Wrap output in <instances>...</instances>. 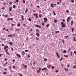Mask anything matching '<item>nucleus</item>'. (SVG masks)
Returning <instances> with one entry per match:
<instances>
[{"mask_svg":"<svg viewBox=\"0 0 76 76\" xmlns=\"http://www.w3.org/2000/svg\"><path fill=\"white\" fill-rule=\"evenodd\" d=\"M61 24L62 25L61 27L62 28H64V27H66V25H65V24H64V23L63 22H61Z\"/></svg>","mask_w":76,"mask_h":76,"instance_id":"nucleus-1","label":"nucleus"},{"mask_svg":"<svg viewBox=\"0 0 76 76\" xmlns=\"http://www.w3.org/2000/svg\"><path fill=\"white\" fill-rule=\"evenodd\" d=\"M47 20H48V19L46 18H44V22L45 23H46V22H47Z\"/></svg>","mask_w":76,"mask_h":76,"instance_id":"nucleus-2","label":"nucleus"},{"mask_svg":"<svg viewBox=\"0 0 76 76\" xmlns=\"http://www.w3.org/2000/svg\"><path fill=\"white\" fill-rule=\"evenodd\" d=\"M35 26L37 27V28H41V26H39L38 25H36Z\"/></svg>","mask_w":76,"mask_h":76,"instance_id":"nucleus-3","label":"nucleus"},{"mask_svg":"<svg viewBox=\"0 0 76 76\" xmlns=\"http://www.w3.org/2000/svg\"><path fill=\"white\" fill-rule=\"evenodd\" d=\"M8 37H10V38H13V37L12 36V34H10L8 35Z\"/></svg>","mask_w":76,"mask_h":76,"instance_id":"nucleus-4","label":"nucleus"},{"mask_svg":"<svg viewBox=\"0 0 76 76\" xmlns=\"http://www.w3.org/2000/svg\"><path fill=\"white\" fill-rule=\"evenodd\" d=\"M34 16H36L35 18H38V14H34Z\"/></svg>","mask_w":76,"mask_h":76,"instance_id":"nucleus-5","label":"nucleus"},{"mask_svg":"<svg viewBox=\"0 0 76 76\" xmlns=\"http://www.w3.org/2000/svg\"><path fill=\"white\" fill-rule=\"evenodd\" d=\"M70 17H68L67 20V22H69V20H70Z\"/></svg>","mask_w":76,"mask_h":76,"instance_id":"nucleus-6","label":"nucleus"},{"mask_svg":"<svg viewBox=\"0 0 76 76\" xmlns=\"http://www.w3.org/2000/svg\"><path fill=\"white\" fill-rule=\"evenodd\" d=\"M21 54L22 56H23L24 55H25V52H24V51H23L22 53H21Z\"/></svg>","mask_w":76,"mask_h":76,"instance_id":"nucleus-7","label":"nucleus"},{"mask_svg":"<svg viewBox=\"0 0 76 76\" xmlns=\"http://www.w3.org/2000/svg\"><path fill=\"white\" fill-rule=\"evenodd\" d=\"M47 69L45 67L44 68H42V71H44V70H47Z\"/></svg>","mask_w":76,"mask_h":76,"instance_id":"nucleus-8","label":"nucleus"},{"mask_svg":"<svg viewBox=\"0 0 76 76\" xmlns=\"http://www.w3.org/2000/svg\"><path fill=\"white\" fill-rule=\"evenodd\" d=\"M36 34V35H37V36L38 37H39V33H37Z\"/></svg>","mask_w":76,"mask_h":76,"instance_id":"nucleus-9","label":"nucleus"},{"mask_svg":"<svg viewBox=\"0 0 76 76\" xmlns=\"http://www.w3.org/2000/svg\"><path fill=\"white\" fill-rule=\"evenodd\" d=\"M36 32H39V30L38 29V28L36 30Z\"/></svg>","mask_w":76,"mask_h":76,"instance_id":"nucleus-10","label":"nucleus"},{"mask_svg":"<svg viewBox=\"0 0 76 76\" xmlns=\"http://www.w3.org/2000/svg\"><path fill=\"white\" fill-rule=\"evenodd\" d=\"M56 54L58 57V58H60V56H59V55H58V53H56Z\"/></svg>","mask_w":76,"mask_h":76,"instance_id":"nucleus-11","label":"nucleus"},{"mask_svg":"<svg viewBox=\"0 0 76 76\" xmlns=\"http://www.w3.org/2000/svg\"><path fill=\"white\" fill-rule=\"evenodd\" d=\"M51 65H49V66H47L48 68V69H50V67H51Z\"/></svg>","mask_w":76,"mask_h":76,"instance_id":"nucleus-12","label":"nucleus"},{"mask_svg":"<svg viewBox=\"0 0 76 76\" xmlns=\"http://www.w3.org/2000/svg\"><path fill=\"white\" fill-rule=\"evenodd\" d=\"M8 48V46L6 45L4 47V50H6V48Z\"/></svg>","mask_w":76,"mask_h":76,"instance_id":"nucleus-13","label":"nucleus"},{"mask_svg":"<svg viewBox=\"0 0 76 76\" xmlns=\"http://www.w3.org/2000/svg\"><path fill=\"white\" fill-rule=\"evenodd\" d=\"M28 8H26V10L25 12L26 13H27V12H28Z\"/></svg>","mask_w":76,"mask_h":76,"instance_id":"nucleus-14","label":"nucleus"},{"mask_svg":"<svg viewBox=\"0 0 76 76\" xmlns=\"http://www.w3.org/2000/svg\"><path fill=\"white\" fill-rule=\"evenodd\" d=\"M17 56H18L19 58H20V55H19V54H17Z\"/></svg>","mask_w":76,"mask_h":76,"instance_id":"nucleus-15","label":"nucleus"},{"mask_svg":"<svg viewBox=\"0 0 76 76\" xmlns=\"http://www.w3.org/2000/svg\"><path fill=\"white\" fill-rule=\"evenodd\" d=\"M20 26V24L19 23L17 25V26H18V27H19Z\"/></svg>","mask_w":76,"mask_h":76,"instance_id":"nucleus-16","label":"nucleus"},{"mask_svg":"<svg viewBox=\"0 0 76 76\" xmlns=\"http://www.w3.org/2000/svg\"><path fill=\"white\" fill-rule=\"evenodd\" d=\"M9 43L10 45H13V43L11 42H10Z\"/></svg>","mask_w":76,"mask_h":76,"instance_id":"nucleus-17","label":"nucleus"},{"mask_svg":"<svg viewBox=\"0 0 76 76\" xmlns=\"http://www.w3.org/2000/svg\"><path fill=\"white\" fill-rule=\"evenodd\" d=\"M71 25H72L73 24V21H72L71 22Z\"/></svg>","mask_w":76,"mask_h":76,"instance_id":"nucleus-18","label":"nucleus"},{"mask_svg":"<svg viewBox=\"0 0 76 76\" xmlns=\"http://www.w3.org/2000/svg\"><path fill=\"white\" fill-rule=\"evenodd\" d=\"M73 39H74V41H76V37H73Z\"/></svg>","mask_w":76,"mask_h":76,"instance_id":"nucleus-19","label":"nucleus"},{"mask_svg":"<svg viewBox=\"0 0 76 76\" xmlns=\"http://www.w3.org/2000/svg\"><path fill=\"white\" fill-rule=\"evenodd\" d=\"M51 68L52 69H54V68H55V67H54V66H51Z\"/></svg>","mask_w":76,"mask_h":76,"instance_id":"nucleus-20","label":"nucleus"},{"mask_svg":"<svg viewBox=\"0 0 76 76\" xmlns=\"http://www.w3.org/2000/svg\"><path fill=\"white\" fill-rule=\"evenodd\" d=\"M28 21H29L30 22H31V18H29L28 19Z\"/></svg>","mask_w":76,"mask_h":76,"instance_id":"nucleus-21","label":"nucleus"},{"mask_svg":"<svg viewBox=\"0 0 76 76\" xmlns=\"http://www.w3.org/2000/svg\"><path fill=\"white\" fill-rule=\"evenodd\" d=\"M51 7L54 8V7H53V4H52L51 5Z\"/></svg>","mask_w":76,"mask_h":76,"instance_id":"nucleus-22","label":"nucleus"},{"mask_svg":"<svg viewBox=\"0 0 76 76\" xmlns=\"http://www.w3.org/2000/svg\"><path fill=\"white\" fill-rule=\"evenodd\" d=\"M12 9V7H10V8L9 11H11V10Z\"/></svg>","mask_w":76,"mask_h":76,"instance_id":"nucleus-23","label":"nucleus"},{"mask_svg":"<svg viewBox=\"0 0 76 76\" xmlns=\"http://www.w3.org/2000/svg\"><path fill=\"white\" fill-rule=\"evenodd\" d=\"M13 7L14 9H15L16 8V6L15 5H13Z\"/></svg>","mask_w":76,"mask_h":76,"instance_id":"nucleus-24","label":"nucleus"},{"mask_svg":"<svg viewBox=\"0 0 76 76\" xmlns=\"http://www.w3.org/2000/svg\"><path fill=\"white\" fill-rule=\"evenodd\" d=\"M76 67V65H74V66L73 67V69H75V68Z\"/></svg>","mask_w":76,"mask_h":76,"instance_id":"nucleus-25","label":"nucleus"},{"mask_svg":"<svg viewBox=\"0 0 76 76\" xmlns=\"http://www.w3.org/2000/svg\"><path fill=\"white\" fill-rule=\"evenodd\" d=\"M72 54H73V52H71L70 53V54L71 56H72Z\"/></svg>","mask_w":76,"mask_h":76,"instance_id":"nucleus-26","label":"nucleus"},{"mask_svg":"<svg viewBox=\"0 0 76 76\" xmlns=\"http://www.w3.org/2000/svg\"><path fill=\"white\" fill-rule=\"evenodd\" d=\"M63 58L61 57V59L60 60V61H62V60H63Z\"/></svg>","mask_w":76,"mask_h":76,"instance_id":"nucleus-27","label":"nucleus"},{"mask_svg":"<svg viewBox=\"0 0 76 76\" xmlns=\"http://www.w3.org/2000/svg\"><path fill=\"white\" fill-rule=\"evenodd\" d=\"M64 37L65 38H67L68 37H69V36H68V35H67L66 36H65Z\"/></svg>","mask_w":76,"mask_h":76,"instance_id":"nucleus-28","label":"nucleus"},{"mask_svg":"<svg viewBox=\"0 0 76 76\" xmlns=\"http://www.w3.org/2000/svg\"><path fill=\"white\" fill-rule=\"evenodd\" d=\"M53 13L54 15H56V13L54 11H53Z\"/></svg>","mask_w":76,"mask_h":76,"instance_id":"nucleus-29","label":"nucleus"},{"mask_svg":"<svg viewBox=\"0 0 76 76\" xmlns=\"http://www.w3.org/2000/svg\"><path fill=\"white\" fill-rule=\"evenodd\" d=\"M15 31H20V30L19 29H16Z\"/></svg>","mask_w":76,"mask_h":76,"instance_id":"nucleus-30","label":"nucleus"},{"mask_svg":"<svg viewBox=\"0 0 76 76\" xmlns=\"http://www.w3.org/2000/svg\"><path fill=\"white\" fill-rule=\"evenodd\" d=\"M1 9H2V10H4V9H5V7H2V8Z\"/></svg>","mask_w":76,"mask_h":76,"instance_id":"nucleus-31","label":"nucleus"},{"mask_svg":"<svg viewBox=\"0 0 76 76\" xmlns=\"http://www.w3.org/2000/svg\"><path fill=\"white\" fill-rule=\"evenodd\" d=\"M62 42L63 44H64V40H62Z\"/></svg>","mask_w":76,"mask_h":76,"instance_id":"nucleus-32","label":"nucleus"},{"mask_svg":"<svg viewBox=\"0 0 76 76\" xmlns=\"http://www.w3.org/2000/svg\"><path fill=\"white\" fill-rule=\"evenodd\" d=\"M73 31H74V28H72V32H73Z\"/></svg>","mask_w":76,"mask_h":76,"instance_id":"nucleus-33","label":"nucleus"},{"mask_svg":"<svg viewBox=\"0 0 76 76\" xmlns=\"http://www.w3.org/2000/svg\"><path fill=\"white\" fill-rule=\"evenodd\" d=\"M7 54L8 55H9V56H10V53H9V52H7Z\"/></svg>","mask_w":76,"mask_h":76,"instance_id":"nucleus-34","label":"nucleus"},{"mask_svg":"<svg viewBox=\"0 0 76 76\" xmlns=\"http://www.w3.org/2000/svg\"><path fill=\"white\" fill-rule=\"evenodd\" d=\"M67 51H66V50H64V51L63 53H66Z\"/></svg>","mask_w":76,"mask_h":76,"instance_id":"nucleus-35","label":"nucleus"},{"mask_svg":"<svg viewBox=\"0 0 76 76\" xmlns=\"http://www.w3.org/2000/svg\"><path fill=\"white\" fill-rule=\"evenodd\" d=\"M39 18H41V16H42V15H39Z\"/></svg>","mask_w":76,"mask_h":76,"instance_id":"nucleus-36","label":"nucleus"},{"mask_svg":"<svg viewBox=\"0 0 76 76\" xmlns=\"http://www.w3.org/2000/svg\"><path fill=\"white\" fill-rule=\"evenodd\" d=\"M71 48H70L69 50H68V52H70V50H71Z\"/></svg>","mask_w":76,"mask_h":76,"instance_id":"nucleus-37","label":"nucleus"},{"mask_svg":"<svg viewBox=\"0 0 76 76\" xmlns=\"http://www.w3.org/2000/svg\"><path fill=\"white\" fill-rule=\"evenodd\" d=\"M7 51H8V49H7L6 50H5V52H7Z\"/></svg>","mask_w":76,"mask_h":76,"instance_id":"nucleus-38","label":"nucleus"},{"mask_svg":"<svg viewBox=\"0 0 76 76\" xmlns=\"http://www.w3.org/2000/svg\"><path fill=\"white\" fill-rule=\"evenodd\" d=\"M58 32H59V31H55V33L56 34H57V33H58Z\"/></svg>","mask_w":76,"mask_h":76,"instance_id":"nucleus-39","label":"nucleus"},{"mask_svg":"<svg viewBox=\"0 0 76 76\" xmlns=\"http://www.w3.org/2000/svg\"><path fill=\"white\" fill-rule=\"evenodd\" d=\"M4 75H6V72H4L3 73Z\"/></svg>","mask_w":76,"mask_h":76,"instance_id":"nucleus-40","label":"nucleus"},{"mask_svg":"<svg viewBox=\"0 0 76 76\" xmlns=\"http://www.w3.org/2000/svg\"><path fill=\"white\" fill-rule=\"evenodd\" d=\"M64 69L65 70H66L67 71H68V70H69V69H67L66 68H65Z\"/></svg>","mask_w":76,"mask_h":76,"instance_id":"nucleus-41","label":"nucleus"},{"mask_svg":"<svg viewBox=\"0 0 76 76\" xmlns=\"http://www.w3.org/2000/svg\"><path fill=\"white\" fill-rule=\"evenodd\" d=\"M54 22L55 23H56V22H57V20H54Z\"/></svg>","mask_w":76,"mask_h":76,"instance_id":"nucleus-42","label":"nucleus"},{"mask_svg":"<svg viewBox=\"0 0 76 76\" xmlns=\"http://www.w3.org/2000/svg\"><path fill=\"white\" fill-rule=\"evenodd\" d=\"M64 56L65 57H68V55H64Z\"/></svg>","mask_w":76,"mask_h":76,"instance_id":"nucleus-43","label":"nucleus"},{"mask_svg":"<svg viewBox=\"0 0 76 76\" xmlns=\"http://www.w3.org/2000/svg\"><path fill=\"white\" fill-rule=\"evenodd\" d=\"M36 39H37V40H38V39H39V38L37 37H36Z\"/></svg>","mask_w":76,"mask_h":76,"instance_id":"nucleus-44","label":"nucleus"},{"mask_svg":"<svg viewBox=\"0 0 76 76\" xmlns=\"http://www.w3.org/2000/svg\"><path fill=\"white\" fill-rule=\"evenodd\" d=\"M55 72H56V73H57L58 72V71L57 70H56Z\"/></svg>","mask_w":76,"mask_h":76,"instance_id":"nucleus-45","label":"nucleus"},{"mask_svg":"<svg viewBox=\"0 0 76 76\" xmlns=\"http://www.w3.org/2000/svg\"><path fill=\"white\" fill-rule=\"evenodd\" d=\"M47 59L46 58H45L44 59V61H47Z\"/></svg>","mask_w":76,"mask_h":76,"instance_id":"nucleus-46","label":"nucleus"},{"mask_svg":"<svg viewBox=\"0 0 76 76\" xmlns=\"http://www.w3.org/2000/svg\"><path fill=\"white\" fill-rule=\"evenodd\" d=\"M74 0H71V2L72 3H74Z\"/></svg>","mask_w":76,"mask_h":76,"instance_id":"nucleus-47","label":"nucleus"},{"mask_svg":"<svg viewBox=\"0 0 76 76\" xmlns=\"http://www.w3.org/2000/svg\"><path fill=\"white\" fill-rule=\"evenodd\" d=\"M37 72L38 73H39L40 72V71L39 70H37Z\"/></svg>","mask_w":76,"mask_h":76,"instance_id":"nucleus-48","label":"nucleus"},{"mask_svg":"<svg viewBox=\"0 0 76 76\" xmlns=\"http://www.w3.org/2000/svg\"><path fill=\"white\" fill-rule=\"evenodd\" d=\"M5 17H6V18H7V17H8V15H6L5 16Z\"/></svg>","mask_w":76,"mask_h":76,"instance_id":"nucleus-49","label":"nucleus"},{"mask_svg":"<svg viewBox=\"0 0 76 76\" xmlns=\"http://www.w3.org/2000/svg\"><path fill=\"white\" fill-rule=\"evenodd\" d=\"M25 52H28V50H25Z\"/></svg>","mask_w":76,"mask_h":76,"instance_id":"nucleus-50","label":"nucleus"},{"mask_svg":"<svg viewBox=\"0 0 76 76\" xmlns=\"http://www.w3.org/2000/svg\"><path fill=\"white\" fill-rule=\"evenodd\" d=\"M24 66L25 68H26L27 67V66L26 65H25Z\"/></svg>","mask_w":76,"mask_h":76,"instance_id":"nucleus-51","label":"nucleus"},{"mask_svg":"<svg viewBox=\"0 0 76 76\" xmlns=\"http://www.w3.org/2000/svg\"><path fill=\"white\" fill-rule=\"evenodd\" d=\"M46 26L47 27H48L49 26V24H48L46 25Z\"/></svg>","mask_w":76,"mask_h":76,"instance_id":"nucleus-52","label":"nucleus"},{"mask_svg":"<svg viewBox=\"0 0 76 76\" xmlns=\"http://www.w3.org/2000/svg\"><path fill=\"white\" fill-rule=\"evenodd\" d=\"M57 4H60V2H57Z\"/></svg>","mask_w":76,"mask_h":76,"instance_id":"nucleus-53","label":"nucleus"},{"mask_svg":"<svg viewBox=\"0 0 76 76\" xmlns=\"http://www.w3.org/2000/svg\"><path fill=\"white\" fill-rule=\"evenodd\" d=\"M23 3H25V0H23Z\"/></svg>","mask_w":76,"mask_h":76,"instance_id":"nucleus-54","label":"nucleus"},{"mask_svg":"<svg viewBox=\"0 0 76 76\" xmlns=\"http://www.w3.org/2000/svg\"><path fill=\"white\" fill-rule=\"evenodd\" d=\"M16 2H17V3L19 2V0H16Z\"/></svg>","mask_w":76,"mask_h":76,"instance_id":"nucleus-55","label":"nucleus"},{"mask_svg":"<svg viewBox=\"0 0 76 76\" xmlns=\"http://www.w3.org/2000/svg\"><path fill=\"white\" fill-rule=\"evenodd\" d=\"M22 20H25V19H24V18H22Z\"/></svg>","mask_w":76,"mask_h":76,"instance_id":"nucleus-56","label":"nucleus"},{"mask_svg":"<svg viewBox=\"0 0 76 76\" xmlns=\"http://www.w3.org/2000/svg\"><path fill=\"white\" fill-rule=\"evenodd\" d=\"M74 53H75V54H76V51H74Z\"/></svg>","mask_w":76,"mask_h":76,"instance_id":"nucleus-57","label":"nucleus"},{"mask_svg":"<svg viewBox=\"0 0 76 76\" xmlns=\"http://www.w3.org/2000/svg\"><path fill=\"white\" fill-rule=\"evenodd\" d=\"M3 4L5 5V4H6V2H4L3 3Z\"/></svg>","mask_w":76,"mask_h":76,"instance_id":"nucleus-58","label":"nucleus"},{"mask_svg":"<svg viewBox=\"0 0 76 76\" xmlns=\"http://www.w3.org/2000/svg\"><path fill=\"white\" fill-rule=\"evenodd\" d=\"M32 30H33L32 28H31V29H30V31H31V32H32Z\"/></svg>","mask_w":76,"mask_h":76,"instance_id":"nucleus-59","label":"nucleus"},{"mask_svg":"<svg viewBox=\"0 0 76 76\" xmlns=\"http://www.w3.org/2000/svg\"><path fill=\"white\" fill-rule=\"evenodd\" d=\"M53 5H54V6H57V4H53Z\"/></svg>","mask_w":76,"mask_h":76,"instance_id":"nucleus-60","label":"nucleus"},{"mask_svg":"<svg viewBox=\"0 0 76 76\" xmlns=\"http://www.w3.org/2000/svg\"><path fill=\"white\" fill-rule=\"evenodd\" d=\"M7 20H10V18H8L7 19Z\"/></svg>","mask_w":76,"mask_h":76,"instance_id":"nucleus-61","label":"nucleus"},{"mask_svg":"<svg viewBox=\"0 0 76 76\" xmlns=\"http://www.w3.org/2000/svg\"><path fill=\"white\" fill-rule=\"evenodd\" d=\"M7 63H8L7 62H6V63H5V64H6V65H7Z\"/></svg>","mask_w":76,"mask_h":76,"instance_id":"nucleus-62","label":"nucleus"},{"mask_svg":"<svg viewBox=\"0 0 76 76\" xmlns=\"http://www.w3.org/2000/svg\"><path fill=\"white\" fill-rule=\"evenodd\" d=\"M30 57V56L29 55H28V58H29Z\"/></svg>","mask_w":76,"mask_h":76,"instance_id":"nucleus-63","label":"nucleus"},{"mask_svg":"<svg viewBox=\"0 0 76 76\" xmlns=\"http://www.w3.org/2000/svg\"><path fill=\"white\" fill-rule=\"evenodd\" d=\"M2 46H4V44H2Z\"/></svg>","mask_w":76,"mask_h":76,"instance_id":"nucleus-64","label":"nucleus"}]
</instances>
